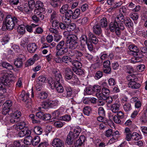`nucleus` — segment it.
Listing matches in <instances>:
<instances>
[{
  "label": "nucleus",
  "mask_w": 147,
  "mask_h": 147,
  "mask_svg": "<svg viewBox=\"0 0 147 147\" xmlns=\"http://www.w3.org/2000/svg\"><path fill=\"white\" fill-rule=\"evenodd\" d=\"M78 39L77 36L74 34L70 35L67 37L66 42L65 44L64 40L61 41L57 45L56 55H63L68 51L67 47L71 49H75L78 46Z\"/></svg>",
  "instance_id": "f257e3e1"
},
{
  "label": "nucleus",
  "mask_w": 147,
  "mask_h": 147,
  "mask_svg": "<svg viewBox=\"0 0 147 147\" xmlns=\"http://www.w3.org/2000/svg\"><path fill=\"white\" fill-rule=\"evenodd\" d=\"M21 24V21L19 18L13 17H12L11 16L8 15L6 18L5 22L2 26L3 28L11 30L15 26L18 27V25Z\"/></svg>",
  "instance_id": "f03ea898"
},
{
  "label": "nucleus",
  "mask_w": 147,
  "mask_h": 147,
  "mask_svg": "<svg viewBox=\"0 0 147 147\" xmlns=\"http://www.w3.org/2000/svg\"><path fill=\"white\" fill-rule=\"evenodd\" d=\"M124 28V27L122 23L119 24L115 20L113 22H111L109 25L110 31L113 32L115 31L116 34L118 36L120 35V30H123Z\"/></svg>",
  "instance_id": "7ed1b4c3"
},
{
  "label": "nucleus",
  "mask_w": 147,
  "mask_h": 147,
  "mask_svg": "<svg viewBox=\"0 0 147 147\" xmlns=\"http://www.w3.org/2000/svg\"><path fill=\"white\" fill-rule=\"evenodd\" d=\"M48 80V83L51 89H53L55 88L58 92L62 93L63 92L64 89L61 85V84L56 83V82L51 78H49Z\"/></svg>",
  "instance_id": "20e7f679"
},
{
  "label": "nucleus",
  "mask_w": 147,
  "mask_h": 147,
  "mask_svg": "<svg viewBox=\"0 0 147 147\" xmlns=\"http://www.w3.org/2000/svg\"><path fill=\"white\" fill-rule=\"evenodd\" d=\"M58 101L57 100L43 102L42 103L41 107H39L38 109L40 110L42 108L44 109H47L49 107L51 108L57 106L58 104Z\"/></svg>",
  "instance_id": "39448f33"
},
{
  "label": "nucleus",
  "mask_w": 147,
  "mask_h": 147,
  "mask_svg": "<svg viewBox=\"0 0 147 147\" xmlns=\"http://www.w3.org/2000/svg\"><path fill=\"white\" fill-rule=\"evenodd\" d=\"M9 74L7 73H2L0 77V81L7 86L9 87L12 81L9 78Z\"/></svg>",
  "instance_id": "423d86ee"
},
{
  "label": "nucleus",
  "mask_w": 147,
  "mask_h": 147,
  "mask_svg": "<svg viewBox=\"0 0 147 147\" xmlns=\"http://www.w3.org/2000/svg\"><path fill=\"white\" fill-rule=\"evenodd\" d=\"M128 48L129 51H128V54L134 56L138 55L139 50L136 46L134 45H130L129 46Z\"/></svg>",
  "instance_id": "0eeeda50"
},
{
  "label": "nucleus",
  "mask_w": 147,
  "mask_h": 147,
  "mask_svg": "<svg viewBox=\"0 0 147 147\" xmlns=\"http://www.w3.org/2000/svg\"><path fill=\"white\" fill-rule=\"evenodd\" d=\"M29 94L28 93H26L24 91L22 92L20 96V97L22 100L25 102L26 104L30 105V99L29 98Z\"/></svg>",
  "instance_id": "6e6552de"
},
{
  "label": "nucleus",
  "mask_w": 147,
  "mask_h": 147,
  "mask_svg": "<svg viewBox=\"0 0 147 147\" xmlns=\"http://www.w3.org/2000/svg\"><path fill=\"white\" fill-rule=\"evenodd\" d=\"M52 74L54 75L57 82L56 83L62 84L63 83V78L59 70L53 69L52 71Z\"/></svg>",
  "instance_id": "1a4fd4ad"
},
{
  "label": "nucleus",
  "mask_w": 147,
  "mask_h": 147,
  "mask_svg": "<svg viewBox=\"0 0 147 147\" xmlns=\"http://www.w3.org/2000/svg\"><path fill=\"white\" fill-rule=\"evenodd\" d=\"M72 94V90L71 88L69 86L65 87V90L62 94V96L63 98L70 97Z\"/></svg>",
  "instance_id": "9d476101"
},
{
  "label": "nucleus",
  "mask_w": 147,
  "mask_h": 147,
  "mask_svg": "<svg viewBox=\"0 0 147 147\" xmlns=\"http://www.w3.org/2000/svg\"><path fill=\"white\" fill-rule=\"evenodd\" d=\"M92 90L93 92H97L96 94V95L99 100L103 99V96L101 94L99 93L101 91V88L99 85L94 86L92 88Z\"/></svg>",
  "instance_id": "9b49d317"
},
{
  "label": "nucleus",
  "mask_w": 147,
  "mask_h": 147,
  "mask_svg": "<svg viewBox=\"0 0 147 147\" xmlns=\"http://www.w3.org/2000/svg\"><path fill=\"white\" fill-rule=\"evenodd\" d=\"M52 145L54 147H63L64 142L61 139L55 138L52 142Z\"/></svg>",
  "instance_id": "f8f14e48"
},
{
  "label": "nucleus",
  "mask_w": 147,
  "mask_h": 147,
  "mask_svg": "<svg viewBox=\"0 0 147 147\" xmlns=\"http://www.w3.org/2000/svg\"><path fill=\"white\" fill-rule=\"evenodd\" d=\"M65 78L66 80H70L74 75L71 69L69 68H66L65 70Z\"/></svg>",
  "instance_id": "ddd939ff"
},
{
  "label": "nucleus",
  "mask_w": 147,
  "mask_h": 147,
  "mask_svg": "<svg viewBox=\"0 0 147 147\" xmlns=\"http://www.w3.org/2000/svg\"><path fill=\"white\" fill-rule=\"evenodd\" d=\"M27 48L29 53H32L36 51L37 48V46L34 43H30L28 45Z\"/></svg>",
  "instance_id": "4468645a"
},
{
  "label": "nucleus",
  "mask_w": 147,
  "mask_h": 147,
  "mask_svg": "<svg viewBox=\"0 0 147 147\" xmlns=\"http://www.w3.org/2000/svg\"><path fill=\"white\" fill-rule=\"evenodd\" d=\"M109 109L113 113H116L118 112L119 109L120 104L118 103H114L111 105Z\"/></svg>",
  "instance_id": "2eb2a0df"
},
{
  "label": "nucleus",
  "mask_w": 147,
  "mask_h": 147,
  "mask_svg": "<svg viewBox=\"0 0 147 147\" xmlns=\"http://www.w3.org/2000/svg\"><path fill=\"white\" fill-rule=\"evenodd\" d=\"M64 112L63 108H60L52 113V115L55 118H57L62 115Z\"/></svg>",
  "instance_id": "dca6fc26"
},
{
  "label": "nucleus",
  "mask_w": 147,
  "mask_h": 147,
  "mask_svg": "<svg viewBox=\"0 0 147 147\" xmlns=\"http://www.w3.org/2000/svg\"><path fill=\"white\" fill-rule=\"evenodd\" d=\"M73 134L71 133H69L68 135L66 140V143L68 145H71L76 138H74Z\"/></svg>",
  "instance_id": "f3484780"
},
{
  "label": "nucleus",
  "mask_w": 147,
  "mask_h": 147,
  "mask_svg": "<svg viewBox=\"0 0 147 147\" xmlns=\"http://www.w3.org/2000/svg\"><path fill=\"white\" fill-rule=\"evenodd\" d=\"M128 87L132 89H137L139 88L140 85L134 81L129 82L128 84Z\"/></svg>",
  "instance_id": "a211bd4d"
},
{
  "label": "nucleus",
  "mask_w": 147,
  "mask_h": 147,
  "mask_svg": "<svg viewBox=\"0 0 147 147\" xmlns=\"http://www.w3.org/2000/svg\"><path fill=\"white\" fill-rule=\"evenodd\" d=\"M85 140V137L84 135H82L80 137V138L77 140L75 142V146H81Z\"/></svg>",
  "instance_id": "6ab92c4d"
},
{
  "label": "nucleus",
  "mask_w": 147,
  "mask_h": 147,
  "mask_svg": "<svg viewBox=\"0 0 147 147\" xmlns=\"http://www.w3.org/2000/svg\"><path fill=\"white\" fill-rule=\"evenodd\" d=\"M31 134L30 131L28 129L24 130H21L18 134V136L20 137H23L24 136H29Z\"/></svg>",
  "instance_id": "aec40b11"
},
{
  "label": "nucleus",
  "mask_w": 147,
  "mask_h": 147,
  "mask_svg": "<svg viewBox=\"0 0 147 147\" xmlns=\"http://www.w3.org/2000/svg\"><path fill=\"white\" fill-rule=\"evenodd\" d=\"M125 20L123 15L120 14L117 16L115 20L119 24L122 23L123 25V23Z\"/></svg>",
  "instance_id": "412c9836"
},
{
  "label": "nucleus",
  "mask_w": 147,
  "mask_h": 147,
  "mask_svg": "<svg viewBox=\"0 0 147 147\" xmlns=\"http://www.w3.org/2000/svg\"><path fill=\"white\" fill-rule=\"evenodd\" d=\"M81 129L80 127H77L75 128L74 129L73 132L70 131L69 133H71L73 134V136L74 138H77L79 135V134L81 132Z\"/></svg>",
  "instance_id": "4be33fe9"
},
{
  "label": "nucleus",
  "mask_w": 147,
  "mask_h": 147,
  "mask_svg": "<svg viewBox=\"0 0 147 147\" xmlns=\"http://www.w3.org/2000/svg\"><path fill=\"white\" fill-rule=\"evenodd\" d=\"M0 66L9 70H12L13 68V66L11 64L5 61H1L0 63Z\"/></svg>",
  "instance_id": "5701e85b"
},
{
  "label": "nucleus",
  "mask_w": 147,
  "mask_h": 147,
  "mask_svg": "<svg viewBox=\"0 0 147 147\" xmlns=\"http://www.w3.org/2000/svg\"><path fill=\"white\" fill-rule=\"evenodd\" d=\"M25 123L24 122H22L18 123L16 126V129L20 131V130L24 129V128L26 129L25 127Z\"/></svg>",
  "instance_id": "b1692460"
},
{
  "label": "nucleus",
  "mask_w": 147,
  "mask_h": 147,
  "mask_svg": "<svg viewBox=\"0 0 147 147\" xmlns=\"http://www.w3.org/2000/svg\"><path fill=\"white\" fill-rule=\"evenodd\" d=\"M46 78L45 77L43 76H40L37 79V84H39V86H42L46 83Z\"/></svg>",
  "instance_id": "393cba45"
},
{
  "label": "nucleus",
  "mask_w": 147,
  "mask_h": 147,
  "mask_svg": "<svg viewBox=\"0 0 147 147\" xmlns=\"http://www.w3.org/2000/svg\"><path fill=\"white\" fill-rule=\"evenodd\" d=\"M92 29L94 32L98 35L100 34L102 32L100 27L97 24L94 26L92 28Z\"/></svg>",
  "instance_id": "a878e982"
},
{
  "label": "nucleus",
  "mask_w": 147,
  "mask_h": 147,
  "mask_svg": "<svg viewBox=\"0 0 147 147\" xmlns=\"http://www.w3.org/2000/svg\"><path fill=\"white\" fill-rule=\"evenodd\" d=\"M71 58L69 56L65 55L62 57V63L68 64L72 62Z\"/></svg>",
  "instance_id": "bb28decb"
},
{
  "label": "nucleus",
  "mask_w": 147,
  "mask_h": 147,
  "mask_svg": "<svg viewBox=\"0 0 147 147\" xmlns=\"http://www.w3.org/2000/svg\"><path fill=\"white\" fill-rule=\"evenodd\" d=\"M17 29V31L18 32L21 34H23L25 32V26L22 24L21 22V24L18 25Z\"/></svg>",
  "instance_id": "cd10ccee"
},
{
  "label": "nucleus",
  "mask_w": 147,
  "mask_h": 147,
  "mask_svg": "<svg viewBox=\"0 0 147 147\" xmlns=\"http://www.w3.org/2000/svg\"><path fill=\"white\" fill-rule=\"evenodd\" d=\"M68 82L72 84H75L79 83V79L76 76L74 75Z\"/></svg>",
  "instance_id": "c85d7f7f"
},
{
  "label": "nucleus",
  "mask_w": 147,
  "mask_h": 147,
  "mask_svg": "<svg viewBox=\"0 0 147 147\" xmlns=\"http://www.w3.org/2000/svg\"><path fill=\"white\" fill-rule=\"evenodd\" d=\"M88 36L93 43L96 44L98 42V39L92 32H89Z\"/></svg>",
  "instance_id": "c756f323"
},
{
  "label": "nucleus",
  "mask_w": 147,
  "mask_h": 147,
  "mask_svg": "<svg viewBox=\"0 0 147 147\" xmlns=\"http://www.w3.org/2000/svg\"><path fill=\"white\" fill-rule=\"evenodd\" d=\"M123 109L126 112L130 111L132 109L131 104L129 103H125L123 104Z\"/></svg>",
  "instance_id": "7c9ffc66"
},
{
  "label": "nucleus",
  "mask_w": 147,
  "mask_h": 147,
  "mask_svg": "<svg viewBox=\"0 0 147 147\" xmlns=\"http://www.w3.org/2000/svg\"><path fill=\"white\" fill-rule=\"evenodd\" d=\"M72 70L76 74L78 75H81L84 74V71L80 67H73Z\"/></svg>",
  "instance_id": "2f4dec72"
},
{
  "label": "nucleus",
  "mask_w": 147,
  "mask_h": 147,
  "mask_svg": "<svg viewBox=\"0 0 147 147\" xmlns=\"http://www.w3.org/2000/svg\"><path fill=\"white\" fill-rule=\"evenodd\" d=\"M141 136L136 132H134L131 134L132 139L135 141H138L141 139Z\"/></svg>",
  "instance_id": "473e14b6"
},
{
  "label": "nucleus",
  "mask_w": 147,
  "mask_h": 147,
  "mask_svg": "<svg viewBox=\"0 0 147 147\" xmlns=\"http://www.w3.org/2000/svg\"><path fill=\"white\" fill-rule=\"evenodd\" d=\"M14 63L17 68H20L23 65L22 61L20 59L17 58L14 61Z\"/></svg>",
  "instance_id": "72a5a7b5"
},
{
  "label": "nucleus",
  "mask_w": 147,
  "mask_h": 147,
  "mask_svg": "<svg viewBox=\"0 0 147 147\" xmlns=\"http://www.w3.org/2000/svg\"><path fill=\"white\" fill-rule=\"evenodd\" d=\"M91 111V107L89 106H86L84 107L83 111L84 113L87 115L88 116Z\"/></svg>",
  "instance_id": "f704fd0d"
},
{
  "label": "nucleus",
  "mask_w": 147,
  "mask_h": 147,
  "mask_svg": "<svg viewBox=\"0 0 147 147\" xmlns=\"http://www.w3.org/2000/svg\"><path fill=\"white\" fill-rule=\"evenodd\" d=\"M32 138L30 136H26L24 140V143L27 145H30L32 143Z\"/></svg>",
  "instance_id": "c9c22d12"
},
{
  "label": "nucleus",
  "mask_w": 147,
  "mask_h": 147,
  "mask_svg": "<svg viewBox=\"0 0 147 147\" xmlns=\"http://www.w3.org/2000/svg\"><path fill=\"white\" fill-rule=\"evenodd\" d=\"M80 11L79 9H76L73 12L72 17L73 19H75L79 17L80 14Z\"/></svg>",
  "instance_id": "e433bc0d"
},
{
  "label": "nucleus",
  "mask_w": 147,
  "mask_h": 147,
  "mask_svg": "<svg viewBox=\"0 0 147 147\" xmlns=\"http://www.w3.org/2000/svg\"><path fill=\"white\" fill-rule=\"evenodd\" d=\"M20 8V9L26 12H28L30 11V9H31V8L30 7V6L28 3H26L21 6Z\"/></svg>",
  "instance_id": "4c0bfd02"
},
{
  "label": "nucleus",
  "mask_w": 147,
  "mask_h": 147,
  "mask_svg": "<svg viewBox=\"0 0 147 147\" xmlns=\"http://www.w3.org/2000/svg\"><path fill=\"white\" fill-rule=\"evenodd\" d=\"M58 17V13L55 11H53L50 16V21L57 20Z\"/></svg>",
  "instance_id": "58836bf2"
},
{
  "label": "nucleus",
  "mask_w": 147,
  "mask_h": 147,
  "mask_svg": "<svg viewBox=\"0 0 147 147\" xmlns=\"http://www.w3.org/2000/svg\"><path fill=\"white\" fill-rule=\"evenodd\" d=\"M80 41L81 44L82 45H85L87 42V36L86 35H83L81 37L80 39Z\"/></svg>",
  "instance_id": "ea45409f"
},
{
  "label": "nucleus",
  "mask_w": 147,
  "mask_h": 147,
  "mask_svg": "<svg viewBox=\"0 0 147 147\" xmlns=\"http://www.w3.org/2000/svg\"><path fill=\"white\" fill-rule=\"evenodd\" d=\"M44 5L43 3L40 1H37L35 4V7L36 8L40 9L41 10V9L42 10L44 11V9L43 8Z\"/></svg>",
  "instance_id": "a19ab883"
},
{
  "label": "nucleus",
  "mask_w": 147,
  "mask_h": 147,
  "mask_svg": "<svg viewBox=\"0 0 147 147\" xmlns=\"http://www.w3.org/2000/svg\"><path fill=\"white\" fill-rule=\"evenodd\" d=\"M124 22L126 26L129 28L132 27L133 25L132 21L129 18L125 20Z\"/></svg>",
  "instance_id": "79ce46f5"
},
{
  "label": "nucleus",
  "mask_w": 147,
  "mask_h": 147,
  "mask_svg": "<svg viewBox=\"0 0 147 147\" xmlns=\"http://www.w3.org/2000/svg\"><path fill=\"white\" fill-rule=\"evenodd\" d=\"M34 131L36 134L39 135L42 133V130L41 127L36 126L34 127Z\"/></svg>",
  "instance_id": "37998d69"
},
{
  "label": "nucleus",
  "mask_w": 147,
  "mask_h": 147,
  "mask_svg": "<svg viewBox=\"0 0 147 147\" xmlns=\"http://www.w3.org/2000/svg\"><path fill=\"white\" fill-rule=\"evenodd\" d=\"M88 21V18L87 17H85L82 19H79L78 21V23L82 25L86 24Z\"/></svg>",
  "instance_id": "c03bdc74"
},
{
  "label": "nucleus",
  "mask_w": 147,
  "mask_h": 147,
  "mask_svg": "<svg viewBox=\"0 0 147 147\" xmlns=\"http://www.w3.org/2000/svg\"><path fill=\"white\" fill-rule=\"evenodd\" d=\"M107 21L106 18H103L100 20V24L102 27L105 28L107 26Z\"/></svg>",
  "instance_id": "a18cd8bd"
},
{
  "label": "nucleus",
  "mask_w": 147,
  "mask_h": 147,
  "mask_svg": "<svg viewBox=\"0 0 147 147\" xmlns=\"http://www.w3.org/2000/svg\"><path fill=\"white\" fill-rule=\"evenodd\" d=\"M59 120L66 121H69L71 120V117L69 115H65L60 117L59 118Z\"/></svg>",
  "instance_id": "49530a36"
},
{
  "label": "nucleus",
  "mask_w": 147,
  "mask_h": 147,
  "mask_svg": "<svg viewBox=\"0 0 147 147\" xmlns=\"http://www.w3.org/2000/svg\"><path fill=\"white\" fill-rule=\"evenodd\" d=\"M40 141V138L38 136L35 137L32 140V144L35 146L38 144Z\"/></svg>",
  "instance_id": "de8ad7c7"
},
{
  "label": "nucleus",
  "mask_w": 147,
  "mask_h": 147,
  "mask_svg": "<svg viewBox=\"0 0 147 147\" xmlns=\"http://www.w3.org/2000/svg\"><path fill=\"white\" fill-rule=\"evenodd\" d=\"M69 7L68 5L66 4L63 5L60 9V11L61 13L64 14L68 10Z\"/></svg>",
  "instance_id": "09e8293b"
},
{
  "label": "nucleus",
  "mask_w": 147,
  "mask_h": 147,
  "mask_svg": "<svg viewBox=\"0 0 147 147\" xmlns=\"http://www.w3.org/2000/svg\"><path fill=\"white\" fill-rule=\"evenodd\" d=\"M65 124L64 122H62L59 121H58L54 123V125L57 128L62 127Z\"/></svg>",
  "instance_id": "8fccbe9b"
},
{
  "label": "nucleus",
  "mask_w": 147,
  "mask_h": 147,
  "mask_svg": "<svg viewBox=\"0 0 147 147\" xmlns=\"http://www.w3.org/2000/svg\"><path fill=\"white\" fill-rule=\"evenodd\" d=\"M110 93V91L109 90L105 87H103L102 90V94L103 96H107Z\"/></svg>",
  "instance_id": "3c124183"
},
{
  "label": "nucleus",
  "mask_w": 147,
  "mask_h": 147,
  "mask_svg": "<svg viewBox=\"0 0 147 147\" xmlns=\"http://www.w3.org/2000/svg\"><path fill=\"white\" fill-rule=\"evenodd\" d=\"M124 69L126 72L129 74L132 73L134 71L133 68L129 66H125L124 67Z\"/></svg>",
  "instance_id": "603ef678"
},
{
  "label": "nucleus",
  "mask_w": 147,
  "mask_h": 147,
  "mask_svg": "<svg viewBox=\"0 0 147 147\" xmlns=\"http://www.w3.org/2000/svg\"><path fill=\"white\" fill-rule=\"evenodd\" d=\"M52 24V26L53 28H59V22L57 20L50 21Z\"/></svg>",
  "instance_id": "864d4df0"
},
{
  "label": "nucleus",
  "mask_w": 147,
  "mask_h": 147,
  "mask_svg": "<svg viewBox=\"0 0 147 147\" xmlns=\"http://www.w3.org/2000/svg\"><path fill=\"white\" fill-rule=\"evenodd\" d=\"M76 28V25L74 23H72L67 26V30L68 31L71 32L73 30Z\"/></svg>",
  "instance_id": "5fc2aeb1"
},
{
  "label": "nucleus",
  "mask_w": 147,
  "mask_h": 147,
  "mask_svg": "<svg viewBox=\"0 0 147 147\" xmlns=\"http://www.w3.org/2000/svg\"><path fill=\"white\" fill-rule=\"evenodd\" d=\"M8 87L5 85L3 83L0 82V90L2 91L3 93L6 92V89Z\"/></svg>",
  "instance_id": "6e6d98bb"
},
{
  "label": "nucleus",
  "mask_w": 147,
  "mask_h": 147,
  "mask_svg": "<svg viewBox=\"0 0 147 147\" xmlns=\"http://www.w3.org/2000/svg\"><path fill=\"white\" fill-rule=\"evenodd\" d=\"M85 93L87 95L92 94L93 92L92 88L90 87H87L84 90Z\"/></svg>",
  "instance_id": "4d7b16f0"
},
{
  "label": "nucleus",
  "mask_w": 147,
  "mask_h": 147,
  "mask_svg": "<svg viewBox=\"0 0 147 147\" xmlns=\"http://www.w3.org/2000/svg\"><path fill=\"white\" fill-rule=\"evenodd\" d=\"M59 28H50L49 29V31L50 33H51L54 35L57 34H58L59 32L58 31V29Z\"/></svg>",
  "instance_id": "13d9d810"
},
{
  "label": "nucleus",
  "mask_w": 147,
  "mask_h": 147,
  "mask_svg": "<svg viewBox=\"0 0 147 147\" xmlns=\"http://www.w3.org/2000/svg\"><path fill=\"white\" fill-rule=\"evenodd\" d=\"M48 95L47 93L45 92H43L40 93L38 96V97L41 99L46 98L48 96Z\"/></svg>",
  "instance_id": "bf43d9fd"
},
{
  "label": "nucleus",
  "mask_w": 147,
  "mask_h": 147,
  "mask_svg": "<svg viewBox=\"0 0 147 147\" xmlns=\"http://www.w3.org/2000/svg\"><path fill=\"white\" fill-rule=\"evenodd\" d=\"M72 64L74 67H76L78 68V67L81 68L82 65L81 63L77 61H73L72 62Z\"/></svg>",
  "instance_id": "052dcab7"
},
{
  "label": "nucleus",
  "mask_w": 147,
  "mask_h": 147,
  "mask_svg": "<svg viewBox=\"0 0 147 147\" xmlns=\"http://www.w3.org/2000/svg\"><path fill=\"white\" fill-rule=\"evenodd\" d=\"M29 117L31 118L32 122L34 123H39L40 121L38 119H37L36 117H35L34 115L33 114H31L29 115Z\"/></svg>",
  "instance_id": "680f3d73"
},
{
  "label": "nucleus",
  "mask_w": 147,
  "mask_h": 147,
  "mask_svg": "<svg viewBox=\"0 0 147 147\" xmlns=\"http://www.w3.org/2000/svg\"><path fill=\"white\" fill-rule=\"evenodd\" d=\"M12 105V102L10 100H7L3 104V106L6 107L7 108L10 109V107Z\"/></svg>",
  "instance_id": "e2e57ef3"
},
{
  "label": "nucleus",
  "mask_w": 147,
  "mask_h": 147,
  "mask_svg": "<svg viewBox=\"0 0 147 147\" xmlns=\"http://www.w3.org/2000/svg\"><path fill=\"white\" fill-rule=\"evenodd\" d=\"M35 61L34 59L30 58L26 62L25 64V66L27 67L31 65L34 63Z\"/></svg>",
  "instance_id": "0e129e2a"
},
{
  "label": "nucleus",
  "mask_w": 147,
  "mask_h": 147,
  "mask_svg": "<svg viewBox=\"0 0 147 147\" xmlns=\"http://www.w3.org/2000/svg\"><path fill=\"white\" fill-rule=\"evenodd\" d=\"M21 115V113L20 112L18 111H16L12 115L13 117H16V118L19 119Z\"/></svg>",
  "instance_id": "69168bd1"
},
{
  "label": "nucleus",
  "mask_w": 147,
  "mask_h": 147,
  "mask_svg": "<svg viewBox=\"0 0 147 147\" xmlns=\"http://www.w3.org/2000/svg\"><path fill=\"white\" fill-rule=\"evenodd\" d=\"M98 113L100 116H105V112L103 107H100L98 110Z\"/></svg>",
  "instance_id": "338daca9"
},
{
  "label": "nucleus",
  "mask_w": 147,
  "mask_h": 147,
  "mask_svg": "<svg viewBox=\"0 0 147 147\" xmlns=\"http://www.w3.org/2000/svg\"><path fill=\"white\" fill-rule=\"evenodd\" d=\"M116 113L117 116L121 119H123L125 115L124 113L121 111H119Z\"/></svg>",
  "instance_id": "774afa93"
}]
</instances>
